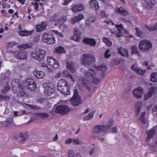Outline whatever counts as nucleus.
<instances>
[{
	"mask_svg": "<svg viewBox=\"0 0 157 157\" xmlns=\"http://www.w3.org/2000/svg\"><path fill=\"white\" fill-rule=\"evenodd\" d=\"M89 71L90 72H85L86 77L82 79L81 83V85L86 87L89 90H90V88L88 86V82L91 78H93V82L95 84H98L100 81V79L99 78L95 77L96 73L93 69L90 68Z\"/></svg>",
	"mask_w": 157,
	"mask_h": 157,
	"instance_id": "obj_1",
	"label": "nucleus"
},
{
	"mask_svg": "<svg viewBox=\"0 0 157 157\" xmlns=\"http://www.w3.org/2000/svg\"><path fill=\"white\" fill-rule=\"evenodd\" d=\"M21 82L18 79L13 80L12 82V89L15 93L18 94L21 96H24L25 93L24 87L21 85Z\"/></svg>",
	"mask_w": 157,
	"mask_h": 157,
	"instance_id": "obj_2",
	"label": "nucleus"
},
{
	"mask_svg": "<svg viewBox=\"0 0 157 157\" xmlns=\"http://www.w3.org/2000/svg\"><path fill=\"white\" fill-rule=\"evenodd\" d=\"M57 87V90L65 95H69L70 94L69 84L64 79H62L58 81Z\"/></svg>",
	"mask_w": 157,
	"mask_h": 157,
	"instance_id": "obj_3",
	"label": "nucleus"
},
{
	"mask_svg": "<svg viewBox=\"0 0 157 157\" xmlns=\"http://www.w3.org/2000/svg\"><path fill=\"white\" fill-rule=\"evenodd\" d=\"M113 120H111L107 125H98L95 126L93 129V132L96 134H99L101 132H106L113 125Z\"/></svg>",
	"mask_w": 157,
	"mask_h": 157,
	"instance_id": "obj_4",
	"label": "nucleus"
},
{
	"mask_svg": "<svg viewBox=\"0 0 157 157\" xmlns=\"http://www.w3.org/2000/svg\"><path fill=\"white\" fill-rule=\"evenodd\" d=\"M151 43L149 40H143L140 41L138 47L142 52H146L150 51L152 48Z\"/></svg>",
	"mask_w": 157,
	"mask_h": 157,
	"instance_id": "obj_5",
	"label": "nucleus"
},
{
	"mask_svg": "<svg viewBox=\"0 0 157 157\" xmlns=\"http://www.w3.org/2000/svg\"><path fill=\"white\" fill-rule=\"evenodd\" d=\"M95 60V58L92 54H83L82 56L81 59L82 63L86 66L91 65Z\"/></svg>",
	"mask_w": 157,
	"mask_h": 157,
	"instance_id": "obj_6",
	"label": "nucleus"
},
{
	"mask_svg": "<svg viewBox=\"0 0 157 157\" xmlns=\"http://www.w3.org/2000/svg\"><path fill=\"white\" fill-rule=\"evenodd\" d=\"M45 53L43 49H36L32 53L31 56L33 59L40 61L43 60Z\"/></svg>",
	"mask_w": 157,
	"mask_h": 157,
	"instance_id": "obj_7",
	"label": "nucleus"
},
{
	"mask_svg": "<svg viewBox=\"0 0 157 157\" xmlns=\"http://www.w3.org/2000/svg\"><path fill=\"white\" fill-rule=\"evenodd\" d=\"M42 39L44 42L49 44H52L55 42V37L51 33L48 32H45L43 34Z\"/></svg>",
	"mask_w": 157,
	"mask_h": 157,
	"instance_id": "obj_8",
	"label": "nucleus"
},
{
	"mask_svg": "<svg viewBox=\"0 0 157 157\" xmlns=\"http://www.w3.org/2000/svg\"><path fill=\"white\" fill-rule=\"evenodd\" d=\"M44 89V93L47 95H50L55 91L54 85L50 82H45L43 85Z\"/></svg>",
	"mask_w": 157,
	"mask_h": 157,
	"instance_id": "obj_9",
	"label": "nucleus"
},
{
	"mask_svg": "<svg viewBox=\"0 0 157 157\" xmlns=\"http://www.w3.org/2000/svg\"><path fill=\"white\" fill-rule=\"evenodd\" d=\"M71 103L75 106H78L81 103V100L78 95V90L75 89L74 90L73 96L70 100Z\"/></svg>",
	"mask_w": 157,
	"mask_h": 157,
	"instance_id": "obj_10",
	"label": "nucleus"
},
{
	"mask_svg": "<svg viewBox=\"0 0 157 157\" xmlns=\"http://www.w3.org/2000/svg\"><path fill=\"white\" fill-rule=\"evenodd\" d=\"M66 21V17L64 15L62 16L56 21L55 25L58 27L59 28H61L62 27H63V30H65V29L67 28V26L64 24V23Z\"/></svg>",
	"mask_w": 157,
	"mask_h": 157,
	"instance_id": "obj_11",
	"label": "nucleus"
},
{
	"mask_svg": "<svg viewBox=\"0 0 157 157\" xmlns=\"http://www.w3.org/2000/svg\"><path fill=\"white\" fill-rule=\"evenodd\" d=\"M70 110V108L69 106L64 105H61L56 107L55 111L56 113L64 115L68 113Z\"/></svg>",
	"mask_w": 157,
	"mask_h": 157,
	"instance_id": "obj_12",
	"label": "nucleus"
},
{
	"mask_svg": "<svg viewBox=\"0 0 157 157\" xmlns=\"http://www.w3.org/2000/svg\"><path fill=\"white\" fill-rule=\"evenodd\" d=\"M157 93V87L152 86L148 89V92L144 95V100H148L154 93Z\"/></svg>",
	"mask_w": 157,
	"mask_h": 157,
	"instance_id": "obj_13",
	"label": "nucleus"
},
{
	"mask_svg": "<svg viewBox=\"0 0 157 157\" xmlns=\"http://www.w3.org/2000/svg\"><path fill=\"white\" fill-rule=\"evenodd\" d=\"M116 27L117 28V31L118 32L116 31H111L112 33L114 34H117V35L118 37H120L122 36H123V35L125 33V30L124 28L121 24L116 25Z\"/></svg>",
	"mask_w": 157,
	"mask_h": 157,
	"instance_id": "obj_14",
	"label": "nucleus"
},
{
	"mask_svg": "<svg viewBox=\"0 0 157 157\" xmlns=\"http://www.w3.org/2000/svg\"><path fill=\"white\" fill-rule=\"evenodd\" d=\"M13 54L15 57L21 59H25L27 58V53L25 51H16L14 52Z\"/></svg>",
	"mask_w": 157,
	"mask_h": 157,
	"instance_id": "obj_15",
	"label": "nucleus"
},
{
	"mask_svg": "<svg viewBox=\"0 0 157 157\" xmlns=\"http://www.w3.org/2000/svg\"><path fill=\"white\" fill-rule=\"evenodd\" d=\"M47 62L49 64L55 68H58L59 66L58 61L51 56L48 57Z\"/></svg>",
	"mask_w": 157,
	"mask_h": 157,
	"instance_id": "obj_16",
	"label": "nucleus"
},
{
	"mask_svg": "<svg viewBox=\"0 0 157 157\" xmlns=\"http://www.w3.org/2000/svg\"><path fill=\"white\" fill-rule=\"evenodd\" d=\"M157 129V127H154L152 128L151 129L146 132V133L147 135V136L146 139V140L147 141H149L152 138L155 134L156 130Z\"/></svg>",
	"mask_w": 157,
	"mask_h": 157,
	"instance_id": "obj_17",
	"label": "nucleus"
},
{
	"mask_svg": "<svg viewBox=\"0 0 157 157\" xmlns=\"http://www.w3.org/2000/svg\"><path fill=\"white\" fill-rule=\"evenodd\" d=\"M155 3V0H144L143 5L146 8L150 10L154 7Z\"/></svg>",
	"mask_w": 157,
	"mask_h": 157,
	"instance_id": "obj_18",
	"label": "nucleus"
},
{
	"mask_svg": "<svg viewBox=\"0 0 157 157\" xmlns=\"http://www.w3.org/2000/svg\"><path fill=\"white\" fill-rule=\"evenodd\" d=\"M2 83L5 84L4 82L7 84L9 82L10 78H9L10 73L9 70H7L4 73H2Z\"/></svg>",
	"mask_w": 157,
	"mask_h": 157,
	"instance_id": "obj_19",
	"label": "nucleus"
},
{
	"mask_svg": "<svg viewBox=\"0 0 157 157\" xmlns=\"http://www.w3.org/2000/svg\"><path fill=\"white\" fill-rule=\"evenodd\" d=\"M74 34L73 36L71 37V39L76 41H79L80 36L81 35V32L79 31L76 28L74 29Z\"/></svg>",
	"mask_w": 157,
	"mask_h": 157,
	"instance_id": "obj_20",
	"label": "nucleus"
},
{
	"mask_svg": "<svg viewBox=\"0 0 157 157\" xmlns=\"http://www.w3.org/2000/svg\"><path fill=\"white\" fill-rule=\"evenodd\" d=\"M28 88L31 90H34L36 86L34 80L32 78H29L27 79Z\"/></svg>",
	"mask_w": 157,
	"mask_h": 157,
	"instance_id": "obj_21",
	"label": "nucleus"
},
{
	"mask_svg": "<svg viewBox=\"0 0 157 157\" xmlns=\"http://www.w3.org/2000/svg\"><path fill=\"white\" fill-rule=\"evenodd\" d=\"M143 92V88L140 86H139L138 88L134 89L133 93L135 96L140 98L141 97Z\"/></svg>",
	"mask_w": 157,
	"mask_h": 157,
	"instance_id": "obj_22",
	"label": "nucleus"
},
{
	"mask_svg": "<svg viewBox=\"0 0 157 157\" xmlns=\"http://www.w3.org/2000/svg\"><path fill=\"white\" fill-rule=\"evenodd\" d=\"M84 8L83 5L82 4H78L74 5L71 10L74 13H76L82 10Z\"/></svg>",
	"mask_w": 157,
	"mask_h": 157,
	"instance_id": "obj_23",
	"label": "nucleus"
},
{
	"mask_svg": "<svg viewBox=\"0 0 157 157\" xmlns=\"http://www.w3.org/2000/svg\"><path fill=\"white\" fill-rule=\"evenodd\" d=\"M47 25V24L46 22L44 21L42 22L40 24L36 26V31L40 32L43 31L46 29Z\"/></svg>",
	"mask_w": 157,
	"mask_h": 157,
	"instance_id": "obj_24",
	"label": "nucleus"
},
{
	"mask_svg": "<svg viewBox=\"0 0 157 157\" xmlns=\"http://www.w3.org/2000/svg\"><path fill=\"white\" fill-rule=\"evenodd\" d=\"M83 41L84 43L92 46H94L96 43V41L94 38H85L83 39Z\"/></svg>",
	"mask_w": 157,
	"mask_h": 157,
	"instance_id": "obj_25",
	"label": "nucleus"
},
{
	"mask_svg": "<svg viewBox=\"0 0 157 157\" xmlns=\"http://www.w3.org/2000/svg\"><path fill=\"white\" fill-rule=\"evenodd\" d=\"M21 28H20V30L18 32V35L21 36H29L33 34V30L30 31H28L26 30L21 31Z\"/></svg>",
	"mask_w": 157,
	"mask_h": 157,
	"instance_id": "obj_26",
	"label": "nucleus"
},
{
	"mask_svg": "<svg viewBox=\"0 0 157 157\" xmlns=\"http://www.w3.org/2000/svg\"><path fill=\"white\" fill-rule=\"evenodd\" d=\"M34 75L36 78L39 79L43 78L45 76V73L44 72L41 71L35 70L33 72Z\"/></svg>",
	"mask_w": 157,
	"mask_h": 157,
	"instance_id": "obj_27",
	"label": "nucleus"
},
{
	"mask_svg": "<svg viewBox=\"0 0 157 157\" xmlns=\"http://www.w3.org/2000/svg\"><path fill=\"white\" fill-rule=\"evenodd\" d=\"M67 68L68 71L72 73H74L76 71V69L74 66V63L70 61L67 62L66 64Z\"/></svg>",
	"mask_w": 157,
	"mask_h": 157,
	"instance_id": "obj_28",
	"label": "nucleus"
},
{
	"mask_svg": "<svg viewBox=\"0 0 157 157\" xmlns=\"http://www.w3.org/2000/svg\"><path fill=\"white\" fill-rule=\"evenodd\" d=\"M117 50L118 53L122 56H124L125 55L127 57H129L128 51L127 49L120 47Z\"/></svg>",
	"mask_w": 157,
	"mask_h": 157,
	"instance_id": "obj_29",
	"label": "nucleus"
},
{
	"mask_svg": "<svg viewBox=\"0 0 157 157\" xmlns=\"http://www.w3.org/2000/svg\"><path fill=\"white\" fill-rule=\"evenodd\" d=\"M84 16L82 14H80L78 16L72 17L70 20V22L72 24H74L77 21H80L84 18Z\"/></svg>",
	"mask_w": 157,
	"mask_h": 157,
	"instance_id": "obj_30",
	"label": "nucleus"
},
{
	"mask_svg": "<svg viewBox=\"0 0 157 157\" xmlns=\"http://www.w3.org/2000/svg\"><path fill=\"white\" fill-rule=\"evenodd\" d=\"M28 135L27 133L22 134L21 133H19L16 135V136H15L16 139H20V140H22V142L24 140L28 137Z\"/></svg>",
	"mask_w": 157,
	"mask_h": 157,
	"instance_id": "obj_31",
	"label": "nucleus"
},
{
	"mask_svg": "<svg viewBox=\"0 0 157 157\" xmlns=\"http://www.w3.org/2000/svg\"><path fill=\"white\" fill-rule=\"evenodd\" d=\"M142 105V103L141 101H139L136 103L135 105V110L137 115H138L139 114L141 107Z\"/></svg>",
	"mask_w": 157,
	"mask_h": 157,
	"instance_id": "obj_32",
	"label": "nucleus"
},
{
	"mask_svg": "<svg viewBox=\"0 0 157 157\" xmlns=\"http://www.w3.org/2000/svg\"><path fill=\"white\" fill-rule=\"evenodd\" d=\"M95 68L96 70L102 72L103 73H105L107 69V67L106 65L102 64L99 66H96Z\"/></svg>",
	"mask_w": 157,
	"mask_h": 157,
	"instance_id": "obj_33",
	"label": "nucleus"
},
{
	"mask_svg": "<svg viewBox=\"0 0 157 157\" xmlns=\"http://www.w3.org/2000/svg\"><path fill=\"white\" fill-rule=\"evenodd\" d=\"M145 111L142 112L141 115L140 117V118L139 119V121L140 123L143 124H145L147 122V120L145 117Z\"/></svg>",
	"mask_w": 157,
	"mask_h": 157,
	"instance_id": "obj_34",
	"label": "nucleus"
},
{
	"mask_svg": "<svg viewBox=\"0 0 157 157\" xmlns=\"http://www.w3.org/2000/svg\"><path fill=\"white\" fill-rule=\"evenodd\" d=\"M116 11L118 13L124 16H126L128 14L127 11L125 9L123 8L122 6L117 8Z\"/></svg>",
	"mask_w": 157,
	"mask_h": 157,
	"instance_id": "obj_35",
	"label": "nucleus"
},
{
	"mask_svg": "<svg viewBox=\"0 0 157 157\" xmlns=\"http://www.w3.org/2000/svg\"><path fill=\"white\" fill-rule=\"evenodd\" d=\"M90 4L92 7H94L96 10H97L99 8L98 3L96 0H91L90 1Z\"/></svg>",
	"mask_w": 157,
	"mask_h": 157,
	"instance_id": "obj_36",
	"label": "nucleus"
},
{
	"mask_svg": "<svg viewBox=\"0 0 157 157\" xmlns=\"http://www.w3.org/2000/svg\"><path fill=\"white\" fill-rule=\"evenodd\" d=\"M150 81L153 82H157V72H153L151 75Z\"/></svg>",
	"mask_w": 157,
	"mask_h": 157,
	"instance_id": "obj_37",
	"label": "nucleus"
},
{
	"mask_svg": "<svg viewBox=\"0 0 157 157\" xmlns=\"http://www.w3.org/2000/svg\"><path fill=\"white\" fill-rule=\"evenodd\" d=\"M131 52L132 54H138V56H140V53H139L137 47L136 45H134L132 46Z\"/></svg>",
	"mask_w": 157,
	"mask_h": 157,
	"instance_id": "obj_38",
	"label": "nucleus"
},
{
	"mask_svg": "<svg viewBox=\"0 0 157 157\" xmlns=\"http://www.w3.org/2000/svg\"><path fill=\"white\" fill-rule=\"evenodd\" d=\"M55 50L56 52L59 54L64 53L65 51L64 48L63 47L61 46L56 48Z\"/></svg>",
	"mask_w": 157,
	"mask_h": 157,
	"instance_id": "obj_39",
	"label": "nucleus"
},
{
	"mask_svg": "<svg viewBox=\"0 0 157 157\" xmlns=\"http://www.w3.org/2000/svg\"><path fill=\"white\" fill-rule=\"evenodd\" d=\"M145 27L150 31H152L157 30V24H155L154 26H153L145 25Z\"/></svg>",
	"mask_w": 157,
	"mask_h": 157,
	"instance_id": "obj_40",
	"label": "nucleus"
},
{
	"mask_svg": "<svg viewBox=\"0 0 157 157\" xmlns=\"http://www.w3.org/2000/svg\"><path fill=\"white\" fill-rule=\"evenodd\" d=\"M103 40L108 46H110L112 44V42L106 37H104L103 38Z\"/></svg>",
	"mask_w": 157,
	"mask_h": 157,
	"instance_id": "obj_41",
	"label": "nucleus"
},
{
	"mask_svg": "<svg viewBox=\"0 0 157 157\" xmlns=\"http://www.w3.org/2000/svg\"><path fill=\"white\" fill-rule=\"evenodd\" d=\"M29 46L26 44H22L18 46V48L20 50H23L29 48Z\"/></svg>",
	"mask_w": 157,
	"mask_h": 157,
	"instance_id": "obj_42",
	"label": "nucleus"
},
{
	"mask_svg": "<svg viewBox=\"0 0 157 157\" xmlns=\"http://www.w3.org/2000/svg\"><path fill=\"white\" fill-rule=\"evenodd\" d=\"M94 113V112L92 111L89 114L86 116L84 118L85 120H89L91 119Z\"/></svg>",
	"mask_w": 157,
	"mask_h": 157,
	"instance_id": "obj_43",
	"label": "nucleus"
},
{
	"mask_svg": "<svg viewBox=\"0 0 157 157\" xmlns=\"http://www.w3.org/2000/svg\"><path fill=\"white\" fill-rule=\"evenodd\" d=\"M68 154L69 157H74L75 156L74 151L73 150L70 149L68 151Z\"/></svg>",
	"mask_w": 157,
	"mask_h": 157,
	"instance_id": "obj_44",
	"label": "nucleus"
},
{
	"mask_svg": "<svg viewBox=\"0 0 157 157\" xmlns=\"http://www.w3.org/2000/svg\"><path fill=\"white\" fill-rule=\"evenodd\" d=\"M64 75H67L73 81H74V79L72 76L66 70H64L62 72Z\"/></svg>",
	"mask_w": 157,
	"mask_h": 157,
	"instance_id": "obj_45",
	"label": "nucleus"
},
{
	"mask_svg": "<svg viewBox=\"0 0 157 157\" xmlns=\"http://www.w3.org/2000/svg\"><path fill=\"white\" fill-rule=\"evenodd\" d=\"M146 71L144 69H142L140 68H138L137 70L136 71V72L137 74H140L141 75H143L145 73Z\"/></svg>",
	"mask_w": 157,
	"mask_h": 157,
	"instance_id": "obj_46",
	"label": "nucleus"
},
{
	"mask_svg": "<svg viewBox=\"0 0 157 157\" xmlns=\"http://www.w3.org/2000/svg\"><path fill=\"white\" fill-rule=\"evenodd\" d=\"M17 43L14 41L11 42H9L8 43L7 46L8 47L13 48L14 46L17 45Z\"/></svg>",
	"mask_w": 157,
	"mask_h": 157,
	"instance_id": "obj_47",
	"label": "nucleus"
},
{
	"mask_svg": "<svg viewBox=\"0 0 157 157\" xmlns=\"http://www.w3.org/2000/svg\"><path fill=\"white\" fill-rule=\"evenodd\" d=\"M91 137L94 138H96L97 139L100 141L101 143L104 142L105 141V139L104 138L96 136L93 134L92 135Z\"/></svg>",
	"mask_w": 157,
	"mask_h": 157,
	"instance_id": "obj_48",
	"label": "nucleus"
},
{
	"mask_svg": "<svg viewBox=\"0 0 157 157\" xmlns=\"http://www.w3.org/2000/svg\"><path fill=\"white\" fill-rule=\"evenodd\" d=\"M29 106L33 109L38 110L40 109V107L35 105H29Z\"/></svg>",
	"mask_w": 157,
	"mask_h": 157,
	"instance_id": "obj_49",
	"label": "nucleus"
},
{
	"mask_svg": "<svg viewBox=\"0 0 157 157\" xmlns=\"http://www.w3.org/2000/svg\"><path fill=\"white\" fill-rule=\"evenodd\" d=\"M10 86L8 85H7L5 87H4L3 89H2V92L3 93H6L10 90Z\"/></svg>",
	"mask_w": 157,
	"mask_h": 157,
	"instance_id": "obj_50",
	"label": "nucleus"
},
{
	"mask_svg": "<svg viewBox=\"0 0 157 157\" xmlns=\"http://www.w3.org/2000/svg\"><path fill=\"white\" fill-rule=\"evenodd\" d=\"M95 147L94 145H93L91 147H89V150L90 151V155H93L94 152Z\"/></svg>",
	"mask_w": 157,
	"mask_h": 157,
	"instance_id": "obj_51",
	"label": "nucleus"
},
{
	"mask_svg": "<svg viewBox=\"0 0 157 157\" xmlns=\"http://www.w3.org/2000/svg\"><path fill=\"white\" fill-rule=\"evenodd\" d=\"M38 115L40 118H47L48 117V114L44 113H40Z\"/></svg>",
	"mask_w": 157,
	"mask_h": 157,
	"instance_id": "obj_52",
	"label": "nucleus"
},
{
	"mask_svg": "<svg viewBox=\"0 0 157 157\" xmlns=\"http://www.w3.org/2000/svg\"><path fill=\"white\" fill-rule=\"evenodd\" d=\"M135 30L136 32V35L137 36L141 37L142 35V32L137 28H136Z\"/></svg>",
	"mask_w": 157,
	"mask_h": 157,
	"instance_id": "obj_53",
	"label": "nucleus"
},
{
	"mask_svg": "<svg viewBox=\"0 0 157 157\" xmlns=\"http://www.w3.org/2000/svg\"><path fill=\"white\" fill-rule=\"evenodd\" d=\"M40 1V0H38V1ZM42 1V2H40L39 3V5L40 6V7L39 8V10H44V8L43 7V5L45 4V2H44V0H41Z\"/></svg>",
	"mask_w": 157,
	"mask_h": 157,
	"instance_id": "obj_54",
	"label": "nucleus"
},
{
	"mask_svg": "<svg viewBox=\"0 0 157 157\" xmlns=\"http://www.w3.org/2000/svg\"><path fill=\"white\" fill-rule=\"evenodd\" d=\"M32 5L33 6H34L35 9L36 10L38 11L39 10V8L38 3V2H36V1H35L34 2H32Z\"/></svg>",
	"mask_w": 157,
	"mask_h": 157,
	"instance_id": "obj_55",
	"label": "nucleus"
},
{
	"mask_svg": "<svg viewBox=\"0 0 157 157\" xmlns=\"http://www.w3.org/2000/svg\"><path fill=\"white\" fill-rule=\"evenodd\" d=\"M110 50L109 49H107L105 51V57L106 58H109L111 56V54L109 53Z\"/></svg>",
	"mask_w": 157,
	"mask_h": 157,
	"instance_id": "obj_56",
	"label": "nucleus"
},
{
	"mask_svg": "<svg viewBox=\"0 0 157 157\" xmlns=\"http://www.w3.org/2000/svg\"><path fill=\"white\" fill-rule=\"evenodd\" d=\"M73 143L76 144H82L81 142L78 139H73Z\"/></svg>",
	"mask_w": 157,
	"mask_h": 157,
	"instance_id": "obj_57",
	"label": "nucleus"
},
{
	"mask_svg": "<svg viewBox=\"0 0 157 157\" xmlns=\"http://www.w3.org/2000/svg\"><path fill=\"white\" fill-rule=\"evenodd\" d=\"M58 17V16L57 15L55 14L54 16H52L50 17V20L52 21H55L56 20Z\"/></svg>",
	"mask_w": 157,
	"mask_h": 157,
	"instance_id": "obj_58",
	"label": "nucleus"
},
{
	"mask_svg": "<svg viewBox=\"0 0 157 157\" xmlns=\"http://www.w3.org/2000/svg\"><path fill=\"white\" fill-rule=\"evenodd\" d=\"M138 68L137 65L136 64L132 65L131 67L133 71H135L136 72Z\"/></svg>",
	"mask_w": 157,
	"mask_h": 157,
	"instance_id": "obj_59",
	"label": "nucleus"
},
{
	"mask_svg": "<svg viewBox=\"0 0 157 157\" xmlns=\"http://www.w3.org/2000/svg\"><path fill=\"white\" fill-rule=\"evenodd\" d=\"M72 142L73 143V139H72L71 138H68V139L66 140L65 141V143L67 144H69Z\"/></svg>",
	"mask_w": 157,
	"mask_h": 157,
	"instance_id": "obj_60",
	"label": "nucleus"
},
{
	"mask_svg": "<svg viewBox=\"0 0 157 157\" xmlns=\"http://www.w3.org/2000/svg\"><path fill=\"white\" fill-rule=\"evenodd\" d=\"M12 123V121L10 120H7L6 123V124L7 126H9L11 125Z\"/></svg>",
	"mask_w": 157,
	"mask_h": 157,
	"instance_id": "obj_61",
	"label": "nucleus"
},
{
	"mask_svg": "<svg viewBox=\"0 0 157 157\" xmlns=\"http://www.w3.org/2000/svg\"><path fill=\"white\" fill-rule=\"evenodd\" d=\"M153 112L157 116V104L156 105L153 109Z\"/></svg>",
	"mask_w": 157,
	"mask_h": 157,
	"instance_id": "obj_62",
	"label": "nucleus"
},
{
	"mask_svg": "<svg viewBox=\"0 0 157 157\" xmlns=\"http://www.w3.org/2000/svg\"><path fill=\"white\" fill-rule=\"evenodd\" d=\"M46 101V100L44 98H40L38 100V102L40 103H44Z\"/></svg>",
	"mask_w": 157,
	"mask_h": 157,
	"instance_id": "obj_63",
	"label": "nucleus"
},
{
	"mask_svg": "<svg viewBox=\"0 0 157 157\" xmlns=\"http://www.w3.org/2000/svg\"><path fill=\"white\" fill-rule=\"evenodd\" d=\"M53 31L56 34H57L58 35H59L60 36L62 37L63 36V35L61 33L58 32V31H56V30H53Z\"/></svg>",
	"mask_w": 157,
	"mask_h": 157,
	"instance_id": "obj_64",
	"label": "nucleus"
}]
</instances>
